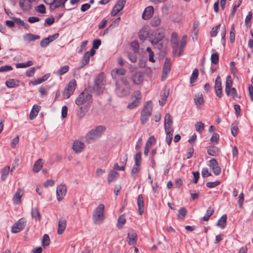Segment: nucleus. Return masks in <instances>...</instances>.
<instances>
[{"instance_id":"nucleus-1","label":"nucleus","mask_w":253,"mask_h":253,"mask_svg":"<svg viewBox=\"0 0 253 253\" xmlns=\"http://www.w3.org/2000/svg\"><path fill=\"white\" fill-rule=\"evenodd\" d=\"M92 95L88 89H85L81 93L75 100V103L78 106H84L89 108L92 103Z\"/></svg>"},{"instance_id":"nucleus-2","label":"nucleus","mask_w":253,"mask_h":253,"mask_svg":"<svg viewBox=\"0 0 253 253\" xmlns=\"http://www.w3.org/2000/svg\"><path fill=\"white\" fill-rule=\"evenodd\" d=\"M106 130L105 126H98L95 128L92 129L88 132L85 135L86 140L90 142L100 137Z\"/></svg>"},{"instance_id":"nucleus-3","label":"nucleus","mask_w":253,"mask_h":253,"mask_svg":"<svg viewBox=\"0 0 253 253\" xmlns=\"http://www.w3.org/2000/svg\"><path fill=\"white\" fill-rule=\"evenodd\" d=\"M165 37V33L163 29H158L153 32L149 36V40L152 45L158 44V48L161 49L162 47V44L159 42H161Z\"/></svg>"},{"instance_id":"nucleus-4","label":"nucleus","mask_w":253,"mask_h":253,"mask_svg":"<svg viewBox=\"0 0 253 253\" xmlns=\"http://www.w3.org/2000/svg\"><path fill=\"white\" fill-rule=\"evenodd\" d=\"M105 84V78L103 74H100L97 76L94 79V85L93 90L98 94L103 93Z\"/></svg>"},{"instance_id":"nucleus-5","label":"nucleus","mask_w":253,"mask_h":253,"mask_svg":"<svg viewBox=\"0 0 253 253\" xmlns=\"http://www.w3.org/2000/svg\"><path fill=\"white\" fill-rule=\"evenodd\" d=\"M104 205L102 204H100L93 211L92 218L95 224H99L104 220Z\"/></svg>"},{"instance_id":"nucleus-6","label":"nucleus","mask_w":253,"mask_h":253,"mask_svg":"<svg viewBox=\"0 0 253 253\" xmlns=\"http://www.w3.org/2000/svg\"><path fill=\"white\" fill-rule=\"evenodd\" d=\"M95 53V50L93 48H91L89 51L86 52L82 60L81 65L79 67V68L81 69L87 65L89 61L90 57L92 56Z\"/></svg>"},{"instance_id":"nucleus-7","label":"nucleus","mask_w":253,"mask_h":253,"mask_svg":"<svg viewBox=\"0 0 253 253\" xmlns=\"http://www.w3.org/2000/svg\"><path fill=\"white\" fill-rule=\"evenodd\" d=\"M26 221L24 218L20 219L12 227L11 231L13 233H17L22 230L25 225Z\"/></svg>"},{"instance_id":"nucleus-8","label":"nucleus","mask_w":253,"mask_h":253,"mask_svg":"<svg viewBox=\"0 0 253 253\" xmlns=\"http://www.w3.org/2000/svg\"><path fill=\"white\" fill-rule=\"evenodd\" d=\"M67 192V187L64 184H60L56 188V197L58 201H61L65 197Z\"/></svg>"},{"instance_id":"nucleus-9","label":"nucleus","mask_w":253,"mask_h":253,"mask_svg":"<svg viewBox=\"0 0 253 253\" xmlns=\"http://www.w3.org/2000/svg\"><path fill=\"white\" fill-rule=\"evenodd\" d=\"M153 104L151 101H147L144 106L141 114L150 117L152 114Z\"/></svg>"},{"instance_id":"nucleus-10","label":"nucleus","mask_w":253,"mask_h":253,"mask_svg":"<svg viewBox=\"0 0 253 253\" xmlns=\"http://www.w3.org/2000/svg\"><path fill=\"white\" fill-rule=\"evenodd\" d=\"M215 91L216 95L220 98L222 96L221 82L219 76H217L215 81Z\"/></svg>"},{"instance_id":"nucleus-11","label":"nucleus","mask_w":253,"mask_h":253,"mask_svg":"<svg viewBox=\"0 0 253 253\" xmlns=\"http://www.w3.org/2000/svg\"><path fill=\"white\" fill-rule=\"evenodd\" d=\"M171 69V65L170 63L169 59L166 58L165 64L163 68V75L162 76V80H165L167 77V75L170 72Z\"/></svg>"},{"instance_id":"nucleus-12","label":"nucleus","mask_w":253,"mask_h":253,"mask_svg":"<svg viewBox=\"0 0 253 253\" xmlns=\"http://www.w3.org/2000/svg\"><path fill=\"white\" fill-rule=\"evenodd\" d=\"M150 33V29L148 26L143 27L138 32L139 39L144 41L148 37Z\"/></svg>"},{"instance_id":"nucleus-13","label":"nucleus","mask_w":253,"mask_h":253,"mask_svg":"<svg viewBox=\"0 0 253 253\" xmlns=\"http://www.w3.org/2000/svg\"><path fill=\"white\" fill-rule=\"evenodd\" d=\"M172 120L170 115L168 113L165 117V130L169 131V130H173L172 128Z\"/></svg>"},{"instance_id":"nucleus-14","label":"nucleus","mask_w":253,"mask_h":253,"mask_svg":"<svg viewBox=\"0 0 253 253\" xmlns=\"http://www.w3.org/2000/svg\"><path fill=\"white\" fill-rule=\"evenodd\" d=\"M210 163L214 174L215 175H218L221 172V168L219 166L217 161L214 159H212L210 161Z\"/></svg>"},{"instance_id":"nucleus-15","label":"nucleus","mask_w":253,"mask_h":253,"mask_svg":"<svg viewBox=\"0 0 253 253\" xmlns=\"http://www.w3.org/2000/svg\"><path fill=\"white\" fill-rule=\"evenodd\" d=\"M138 239L137 235L133 231L128 233L126 240L129 245H133L136 243Z\"/></svg>"},{"instance_id":"nucleus-16","label":"nucleus","mask_w":253,"mask_h":253,"mask_svg":"<svg viewBox=\"0 0 253 253\" xmlns=\"http://www.w3.org/2000/svg\"><path fill=\"white\" fill-rule=\"evenodd\" d=\"M133 83L135 84H140L143 80V75L142 73L137 72L131 77Z\"/></svg>"},{"instance_id":"nucleus-17","label":"nucleus","mask_w":253,"mask_h":253,"mask_svg":"<svg viewBox=\"0 0 253 253\" xmlns=\"http://www.w3.org/2000/svg\"><path fill=\"white\" fill-rule=\"evenodd\" d=\"M153 12V7L152 6H149L145 9L142 15V17L144 20H147L152 16Z\"/></svg>"},{"instance_id":"nucleus-18","label":"nucleus","mask_w":253,"mask_h":253,"mask_svg":"<svg viewBox=\"0 0 253 253\" xmlns=\"http://www.w3.org/2000/svg\"><path fill=\"white\" fill-rule=\"evenodd\" d=\"M116 93L119 97H123L128 94V91L125 88H121L118 82H116Z\"/></svg>"},{"instance_id":"nucleus-19","label":"nucleus","mask_w":253,"mask_h":253,"mask_svg":"<svg viewBox=\"0 0 253 253\" xmlns=\"http://www.w3.org/2000/svg\"><path fill=\"white\" fill-rule=\"evenodd\" d=\"M31 2L32 1L30 0H19V6L22 10L28 11L31 8Z\"/></svg>"},{"instance_id":"nucleus-20","label":"nucleus","mask_w":253,"mask_h":253,"mask_svg":"<svg viewBox=\"0 0 253 253\" xmlns=\"http://www.w3.org/2000/svg\"><path fill=\"white\" fill-rule=\"evenodd\" d=\"M126 73V70L123 68H116L114 69L111 72L113 78L116 79L118 76H123Z\"/></svg>"},{"instance_id":"nucleus-21","label":"nucleus","mask_w":253,"mask_h":253,"mask_svg":"<svg viewBox=\"0 0 253 253\" xmlns=\"http://www.w3.org/2000/svg\"><path fill=\"white\" fill-rule=\"evenodd\" d=\"M84 147V144L80 141H76L74 142L73 146L74 151L77 153H80Z\"/></svg>"},{"instance_id":"nucleus-22","label":"nucleus","mask_w":253,"mask_h":253,"mask_svg":"<svg viewBox=\"0 0 253 253\" xmlns=\"http://www.w3.org/2000/svg\"><path fill=\"white\" fill-rule=\"evenodd\" d=\"M137 204L138 208L139 213L141 215L144 212V200L142 194L138 195L137 198Z\"/></svg>"},{"instance_id":"nucleus-23","label":"nucleus","mask_w":253,"mask_h":253,"mask_svg":"<svg viewBox=\"0 0 253 253\" xmlns=\"http://www.w3.org/2000/svg\"><path fill=\"white\" fill-rule=\"evenodd\" d=\"M67 225V221L63 218L59 219L58 221V228L57 233L59 235H61L64 231Z\"/></svg>"},{"instance_id":"nucleus-24","label":"nucleus","mask_w":253,"mask_h":253,"mask_svg":"<svg viewBox=\"0 0 253 253\" xmlns=\"http://www.w3.org/2000/svg\"><path fill=\"white\" fill-rule=\"evenodd\" d=\"M119 175V173L114 170L110 171L108 174L107 181L108 183H111L112 181H115Z\"/></svg>"},{"instance_id":"nucleus-25","label":"nucleus","mask_w":253,"mask_h":253,"mask_svg":"<svg viewBox=\"0 0 253 253\" xmlns=\"http://www.w3.org/2000/svg\"><path fill=\"white\" fill-rule=\"evenodd\" d=\"M194 102L197 108H199L201 105L204 103V98L203 94L201 93H198L194 95Z\"/></svg>"},{"instance_id":"nucleus-26","label":"nucleus","mask_w":253,"mask_h":253,"mask_svg":"<svg viewBox=\"0 0 253 253\" xmlns=\"http://www.w3.org/2000/svg\"><path fill=\"white\" fill-rule=\"evenodd\" d=\"M41 107L39 105H34L30 112L29 118L31 120H34L38 115Z\"/></svg>"},{"instance_id":"nucleus-27","label":"nucleus","mask_w":253,"mask_h":253,"mask_svg":"<svg viewBox=\"0 0 253 253\" xmlns=\"http://www.w3.org/2000/svg\"><path fill=\"white\" fill-rule=\"evenodd\" d=\"M207 152L209 155L216 156L219 153V149L216 146H209L207 147Z\"/></svg>"},{"instance_id":"nucleus-28","label":"nucleus","mask_w":253,"mask_h":253,"mask_svg":"<svg viewBox=\"0 0 253 253\" xmlns=\"http://www.w3.org/2000/svg\"><path fill=\"white\" fill-rule=\"evenodd\" d=\"M89 108L84 106H79L77 110V116L79 119H82L87 112Z\"/></svg>"},{"instance_id":"nucleus-29","label":"nucleus","mask_w":253,"mask_h":253,"mask_svg":"<svg viewBox=\"0 0 253 253\" xmlns=\"http://www.w3.org/2000/svg\"><path fill=\"white\" fill-rule=\"evenodd\" d=\"M22 194L21 193V191L20 189H18L16 193L14 194V196L13 198V201L14 204H20L21 203V199L22 197Z\"/></svg>"},{"instance_id":"nucleus-30","label":"nucleus","mask_w":253,"mask_h":253,"mask_svg":"<svg viewBox=\"0 0 253 253\" xmlns=\"http://www.w3.org/2000/svg\"><path fill=\"white\" fill-rule=\"evenodd\" d=\"M19 81L15 79H9L5 82V85L8 88H13L19 86Z\"/></svg>"},{"instance_id":"nucleus-31","label":"nucleus","mask_w":253,"mask_h":253,"mask_svg":"<svg viewBox=\"0 0 253 253\" xmlns=\"http://www.w3.org/2000/svg\"><path fill=\"white\" fill-rule=\"evenodd\" d=\"M51 6V9H55L59 7H64L67 0H54Z\"/></svg>"},{"instance_id":"nucleus-32","label":"nucleus","mask_w":253,"mask_h":253,"mask_svg":"<svg viewBox=\"0 0 253 253\" xmlns=\"http://www.w3.org/2000/svg\"><path fill=\"white\" fill-rule=\"evenodd\" d=\"M227 215L223 214L218 220L217 225L221 228H224L226 225Z\"/></svg>"},{"instance_id":"nucleus-33","label":"nucleus","mask_w":253,"mask_h":253,"mask_svg":"<svg viewBox=\"0 0 253 253\" xmlns=\"http://www.w3.org/2000/svg\"><path fill=\"white\" fill-rule=\"evenodd\" d=\"M77 85L76 81L75 80H72L67 85L66 88L70 91V92L74 93Z\"/></svg>"},{"instance_id":"nucleus-34","label":"nucleus","mask_w":253,"mask_h":253,"mask_svg":"<svg viewBox=\"0 0 253 253\" xmlns=\"http://www.w3.org/2000/svg\"><path fill=\"white\" fill-rule=\"evenodd\" d=\"M31 214L33 218H35L36 220L40 221L41 220V216L38 208H32Z\"/></svg>"},{"instance_id":"nucleus-35","label":"nucleus","mask_w":253,"mask_h":253,"mask_svg":"<svg viewBox=\"0 0 253 253\" xmlns=\"http://www.w3.org/2000/svg\"><path fill=\"white\" fill-rule=\"evenodd\" d=\"M42 160L41 159L37 161L34 165L33 171L35 172H39L42 167Z\"/></svg>"},{"instance_id":"nucleus-36","label":"nucleus","mask_w":253,"mask_h":253,"mask_svg":"<svg viewBox=\"0 0 253 253\" xmlns=\"http://www.w3.org/2000/svg\"><path fill=\"white\" fill-rule=\"evenodd\" d=\"M10 171V167L6 166L1 171V179L4 180L8 176Z\"/></svg>"},{"instance_id":"nucleus-37","label":"nucleus","mask_w":253,"mask_h":253,"mask_svg":"<svg viewBox=\"0 0 253 253\" xmlns=\"http://www.w3.org/2000/svg\"><path fill=\"white\" fill-rule=\"evenodd\" d=\"M173 132V130H169V131H165V132L167 134L166 137V141L169 146L170 145L172 139Z\"/></svg>"},{"instance_id":"nucleus-38","label":"nucleus","mask_w":253,"mask_h":253,"mask_svg":"<svg viewBox=\"0 0 253 253\" xmlns=\"http://www.w3.org/2000/svg\"><path fill=\"white\" fill-rule=\"evenodd\" d=\"M171 42L172 44L173 48L175 50H176L178 47V42L177 40V35L176 34H172Z\"/></svg>"},{"instance_id":"nucleus-39","label":"nucleus","mask_w":253,"mask_h":253,"mask_svg":"<svg viewBox=\"0 0 253 253\" xmlns=\"http://www.w3.org/2000/svg\"><path fill=\"white\" fill-rule=\"evenodd\" d=\"M33 62L32 61H28L25 63H18L16 64L15 66L16 68H24L28 67L31 66L33 65Z\"/></svg>"},{"instance_id":"nucleus-40","label":"nucleus","mask_w":253,"mask_h":253,"mask_svg":"<svg viewBox=\"0 0 253 253\" xmlns=\"http://www.w3.org/2000/svg\"><path fill=\"white\" fill-rule=\"evenodd\" d=\"M140 165L135 164L133 166V167H132V169H131V174L132 177H133L134 178H135L137 176V173L140 171Z\"/></svg>"},{"instance_id":"nucleus-41","label":"nucleus","mask_w":253,"mask_h":253,"mask_svg":"<svg viewBox=\"0 0 253 253\" xmlns=\"http://www.w3.org/2000/svg\"><path fill=\"white\" fill-rule=\"evenodd\" d=\"M214 210L210 207L206 211V214L203 217L202 219L204 221H208L210 217L213 213Z\"/></svg>"},{"instance_id":"nucleus-42","label":"nucleus","mask_w":253,"mask_h":253,"mask_svg":"<svg viewBox=\"0 0 253 253\" xmlns=\"http://www.w3.org/2000/svg\"><path fill=\"white\" fill-rule=\"evenodd\" d=\"M24 38L25 40L28 41L29 42L34 41L36 40L39 39L40 38V36L39 35H34L32 34H27L25 37Z\"/></svg>"},{"instance_id":"nucleus-43","label":"nucleus","mask_w":253,"mask_h":253,"mask_svg":"<svg viewBox=\"0 0 253 253\" xmlns=\"http://www.w3.org/2000/svg\"><path fill=\"white\" fill-rule=\"evenodd\" d=\"M233 81L231 76H228L226 79L225 83V92H228L229 89L232 87Z\"/></svg>"},{"instance_id":"nucleus-44","label":"nucleus","mask_w":253,"mask_h":253,"mask_svg":"<svg viewBox=\"0 0 253 253\" xmlns=\"http://www.w3.org/2000/svg\"><path fill=\"white\" fill-rule=\"evenodd\" d=\"M161 22V20L159 16H155L153 17L152 19L151 22H150V25L152 27H157L158 26Z\"/></svg>"},{"instance_id":"nucleus-45","label":"nucleus","mask_w":253,"mask_h":253,"mask_svg":"<svg viewBox=\"0 0 253 253\" xmlns=\"http://www.w3.org/2000/svg\"><path fill=\"white\" fill-rule=\"evenodd\" d=\"M169 94V89L167 90H165L164 91V94L162 96L161 100H159V103L161 106H163V105H165V104L166 103L167 99L168 97Z\"/></svg>"},{"instance_id":"nucleus-46","label":"nucleus","mask_w":253,"mask_h":253,"mask_svg":"<svg viewBox=\"0 0 253 253\" xmlns=\"http://www.w3.org/2000/svg\"><path fill=\"white\" fill-rule=\"evenodd\" d=\"M127 159V155H126L125 156V158L124 162H123V165L120 167L118 163H116L114 166V169H117V170H122V171L124 170L125 169V167L126 165Z\"/></svg>"},{"instance_id":"nucleus-47","label":"nucleus","mask_w":253,"mask_h":253,"mask_svg":"<svg viewBox=\"0 0 253 253\" xmlns=\"http://www.w3.org/2000/svg\"><path fill=\"white\" fill-rule=\"evenodd\" d=\"M69 69V67L68 65H65L61 67L56 72V74L58 76H62L67 73Z\"/></svg>"},{"instance_id":"nucleus-48","label":"nucleus","mask_w":253,"mask_h":253,"mask_svg":"<svg viewBox=\"0 0 253 253\" xmlns=\"http://www.w3.org/2000/svg\"><path fill=\"white\" fill-rule=\"evenodd\" d=\"M198 77V70L195 68L193 71L192 75L190 77V84H192L195 83L197 80Z\"/></svg>"},{"instance_id":"nucleus-49","label":"nucleus","mask_w":253,"mask_h":253,"mask_svg":"<svg viewBox=\"0 0 253 253\" xmlns=\"http://www.w3.org/2000/svg\"><path fill=\"white\" fill-rule=\"evenodd\" d=\"M226 93L227 96H231L233 99H235L238 96L236 89L234 87L229 88V91L226 92Z\"/></svg>"},{"instance_id":"nucleus-50","label":"nucleus","mask_w":253,"mask_h":253,"mask_svg":"<svg viewBox=\"0 0 253 253\" xmlns=\"http://www.w3.org/2000/svg\"><path fill=\"white\" fill-rule=\"evenodd\" d=\"M39 68H40V67H39V66L33 67L30 68L29 69L27 70V71L26 72V76L28 77H33L35 74V71L37 69H38Z\"/></svg>"},{"instance_id":"nucleus-51","label":"nucleus","mask_w":253,"mask_h":253,"mask_svg":"<svg viewBox=\"0 0 253 253\" xmlns=\"http://www.w3.org/2000/svg\"><path fill=\"white\" fill-rule=\"evenodd\" d=\"M187 37L186 35H183L182 36V39L180 41L179 48L180 50V52L182 51L183 49L185 48V47L187 43Z\"/></svg>"},{"instance_id":"nucleus-52","label":"nucleus","mask_w":253,"mask_h":253,"mask_svg":"<svg viewBox=\"0 0 253 253\" xmlns=\"http://www.w3.org/2000/svg\"><path fill=\"white\" fill-rule=\"evenodd\" d=\"M136 53L137 52L133 51V52H129L127 54L128 58L132 63H135L137 61Z\"/></svg>"},{"instance_id":"nucleus-53","label":"nucleus","mask_w":253,"mask_h":253,"mask_svg":"<svg viewBox=\"0 0 253 253\" xmlns=\"http://www.w3.org/2000/svg\"><path fill=\"white\" fill-rule=\"evenodd\" d=\"M195 126L196 130L198 132L201 133L204 129L205 125L202 122H199L195 124Z\"/></svg>"},{"instance_id":"nucleus-54","label":"nucleus","mask_w":253,"mask_h":253,"mask_svg":"<svg viewBox=\"0 0 253 253\" xmlns=\"http://www.w3.org/2000/svg\"><path fill=\"white\" fill-rule=\"evenodd\" d=\"M187 214V210L185 208L182 207L178 211L177 217L181 219H183Z\"/></svg>"},{"instance_id":"nucleus-55","label":"nucleus","mask_w":253,"mask_h":253,"mask_svg":"<svg viewBox=\"0 0 253 253\" xmlns=\"http://www.w3.org/2000/svg\"><path fill=\"white\" fill-rule=\"evenodd\" d=\"M238 130V123L235 122L231 125V133L234 136H236L237 134Z\"/></svg>"},{"instance_id":"nucleus-56","label":"nucleus","mask_w":253,"mask_h":253,"mask_svg":"<svg viewBox=\"0 0 253 253\" xmlns=\"http://www.w3.org/2000/svg\"><path fill=\"white\" fill-rule=\"evenodd\" d=\"M140 104V101L138 100H133L131 102L128 103L127 105V108L129 109H133L137 106H138Z\"/></svg>"},{"instance_id":"nucleus-57","label":"nucleus","mask_w":253,"mask_h":253,"mask_svg":"<svg viewBox=\"0 0 253 253\" xmlns=\"http://www.w3.org/2000/svg\"><path fill=\"white\" fill-rule=\"evenodd\" d=\"M50 243V239L49 236L47 234H44L43 236L42 245L45 247L49 245Z\"/></svg>"},{"instance_id":"nucleus-58","label":"nucleus","mask_w":253,"mask_h":253,"mask_svg":"<svg viewBox=\"0 0 253 253\" xmlns=\"http://www.w3.org/2000/svg\"><path fill=\"white\" fill-rule=\"evenodd\" d=\"M211 62L212 63L217 64L219 61V55L217 53H213L211 57Z\"/></svg>"},{"instance_id":"nucleus-59","label":"nucleus","mask_w":253,"mask_h":253,"mask_svg":"<svg viewBox=\"0 0 253 253\" xmlns=\"http://www.w3.org/2000/svg\"><path fill=\"white\" fill-rule=\"evenodd\" d=\"M126 2V0H118L115 6L116 8H118L121 10L124 7Z\"/></svg>"},{"instance_id":"nucleus-60","label":"nucleus","mask_w":253,"mask_h":253,"mask_svg":"<svg viewBox=\"0 0 253 253\" xmlns=\"http://www.w3.org/2000/svg\"><path fill=\"white\" fill-rule=\"evenodd\" d=\"M220 25H218L215 27H214L212 28L211 31V36L212 37H215L216 36L218 31L219 29Z\"/></svg>"},{"instance_id":"nucleus-61","label":"nucleus","mask_w":253,"mask_h":253,"mask_svg":"<svg viewBox=\"0 0 253 253\" xmlns=\"http://www.w3.org/2000/svg\"><path fill=\"white\" fill-rule=\"evenodd\" d=\"M134 98V100H138L140 101L141 98V93L139 90H136L133 92V94L132 95V99Z\"/></svg>"},{"instance_id":"nucleus-62","label":"nucleus","mask_w":253,"mask_h":253,"mask_svg":"<svg viewBox=\"0 0 253 253\" xmlns=\"http://www.w3.org/2000/svg\"><path fill=\"white\" fill-rule=\"evenodd\" d=\"M235 30L234 26H233L231 28V29L230 32V36H229V40L230 42L233 43L235 41Z\"/></svg>"},{"instance_id":"nucleus-63","label":"nucleus","mask_w":253,"mask_h":253,"mask_svg":"<svg viewBox=\"0 0 253 253\" xmlns=\"http://www.w3.org/2000/svg\"><path fill=\"white\" fill-rule=\"evenodd\" d=\"M13 68L10 65H5L0 67V72H7L12 70Z\"/></svg>"},{"instance_id":"nucleus-64","label":"nucleus","mask_w":253,"mask_h":253,"mask_svg":"<svg viewBox=\"0 0 253 253\" xmlns=\"http://www.w3.org/2000/svg\"><path fill=\"white\" fill-rule=\"evenodd\" d=\"M10 18L14 20L15 24L19 26H22V25H24V22L19 18L12 17H10Z\"/></svg>"}]
</instances>
